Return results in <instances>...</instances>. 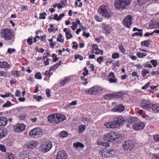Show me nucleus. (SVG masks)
<instances>
[{"label": "nucleus", "instance_id": "f257e3e1", "mask_svg": "<svg viewBox=\"0 0 159 159\" xmlns=\"http://www.w3.org/2000/svg\"><path fill=\"white\" fill-rule=\"evenodd\" d=\"M125 121L124 118L121 116H117L111 122H106L104 125L108 128H115L122 125Z\"/></svg>", "mask_w": 159, "mask_h": 159}, {"label": "nucleus", "instance_id": "f03ea898", "mask_svg": "<svg viewBox=\"0 0 159 159\" xmlns=\"http://www.w3.org/2000/svg\"><path fill=\"white\" fill-rule=\"evenodd\" d=\"M0 34L2 38L6 41L11 40L15 36L14 31L12 30L7 28L1 29Z\"/></svg>", "mask_w": 159, "mask_h": 159}, {"label": "nucleus", "instance_id": "7ed1b4c3", "mask_svg": "<svg viewBox=\"0 0 159 159\" xmlns=\"http://www.w3.org/2000/svg\"><path fill=\"white\" fill-rule=\"evenodd\" d=\"M131 0H116L114 3L116 9L123 10L130 5Z\"/></svg>", "mask_w": 159, "mask_h": 159}, {"label": "nucleus", "instance_id": "20e7f679", "mask_svg": "<svg viewBox=\"0 0 159 159\" xmlns=\"http://www.w3.org/2000/svg\"><path fill=\"white\" fill-rule=\"evenodd\" d=\"M104 137L108 141L113 142L115 141H117L119 138V135L117 132L111 131L105 134Z\"/></svg>", "mask_w": 159, "mask_h": 159}, {"label": "nucleus", "instance_id": "39448f33", "mask_svg": "<svg viewBox=\"0 0 159 159\" xmlns=\"http://www.w3.org/2000/svg\"><path fill=\"white\" fill-rule=\"evenodd\" d=\"M98 12L102 16L110 17L111 16L110 11L107 6L103 5H101L99 8Z\"/></svg>", "mask_w": 159, "mask_h": 159}, {"label": "nucleus", "instance_id": "423d86ee", "mask_svg": "<svg viewBox=\"0 0 159 159\" xmlns=\"http://www.w3.org/2000/svg\"><path fill=\"white\" fill-rule=\"evenodd\" d=\"M134 145L131 140L125 141L122 144V148L126 152H128L134 148Z\"/></svg>", "mask_w": 159, "mask_h": 159}, {"label": "nucleus", "instance_id": "0eeeda50", "mask_svg": "<svg viewBox=\"0 0 159 159\" xmlns=\"http://www.w3.org/2000/svg\"><path fill=\"white\" fill-rule=\"evenodd\" d=\"M42 130L40 128H35L31 130L29 133L30 137L33 138H37L43 135Z\"/></svg>", "mask_w": 159, "mask_h": 159}, {"label": "nucleus", "instance_id": "6e6552de", "mask_svg": "<svg viewBox=\"0 0 159 159\" xmlns=\"http://www.w3.org/2000/svg\"><path fill=\"white\" fill-rule=\"evenodd\" d=\"M52 147V143L49 141L43 142L41 146V151L44 153L49 151Z\"/></svg>", "mask_w": 159, "mask_h": 159}, {"label": "nucleus", "instance_id": "1a4fd4ad", "mask_svg": "<svg viewBox=\"0 0 159 159\" xmlns=\"http://www.w3.org/2000/svg\"><path fill=\"white\" fill-rule=\"evenodd\" d=\"M104 98L106 99H111L113 98H122L123 96V94L120 92L116 93H113L107 94L104 96Z\"/></svg>", "mask_w": 159, "mask_h": 159}, {"label": "nucleus", "instance_id": "9d476101", "mask_svg": "<svg viewBox=\"0 0 159 159\" xmlns=\"http://www.w3.org/2000/svg\"><path fill=\"white\" fill-rule=\"evenodd\" d=\"M133 17L130 15H128L125 17L122 21L123 25L126 27L130 28L131 25L132 23Z\"/></svg>", "mask_w": 159, "mask_h": 159}, {"label": "nucleus", "instance_id": "9b49d317", "mask_svg": "<svg viewBox=\"0 0 159 159\" xmlns=\"http://www.w3.org/2000/svg\"><path fill=\"white\" fill-rule=\"evenodd\" d=\"M152 104L149 102L144 100L141 102L140 106L142 108L149 111L151 110Z\"/></svg>", "mask_w": 159, "mask_h": 159}, {"label": "nucleus", "instance_id": "f8f14e48", "mask_svg": "<svg viewBox=\"0 0 159 159\" xmlns=\"http://www.w3.org/2000/svg\"><path fill=\"white\" fill-rule=\"evenodd\" d=\"M100 89L97 86H94L90 89L85 91V92L89 94L95 95L98 94L100 91Z\"/></svg>", "mask_w": 159, "mask_h": 159}, {"label": "nucleus", "instance_id": "ddd939ff", "mask_svg": "<svg viewBox=\"0 0 159 159\" xmlns=\"http://www.w3.org/2000/svg\"><path fill=\"white\" fill-rule=\"evenodd\" d=\"M145 125L144 123L141 121H138L134 124L132 127L136 131L142 130L144 127Z\"/></svg>", "mask_w": 159, "mask_h": 159}, {"label": "nucleus", "instance_id": "4468645a", "mask_svg": "<svg viewBox=\"0 0 159 159\" xmlns=\"http://www.w3.org/2000/svg\"><path fill=\"white\" fill-rule=\"evenodd\" d=\"M14 128L15 132L19 133L25 130V126L23 124H18L14 126Z\"/></svg>", "mask_w": 159, "mask_h": 159}, {"label": "nucleus", "instance_id": "2eb2a0df", "mask_svg": "<svg viewBox=\"0 0 159 159\" xmlns=\"http://www.w3.org/2000/svg\"><path fill=\"white\" fill-rule=\"evenodd\" d=\"M108 80L111 83H116L117 80L116 78L114 73L110 72L108 76Z\"/></svg>", "mask_w": 159, "mask_h": 159}, {"label": "nucleus", "instance_id": "dca6fc26", "mask_svg": "<svg viewBox=\"0 0 159 159\" xmlns=\"http://www.w3.org/2000/svg\"><path fill=\"white\" fill-rule=\"evenodd\" d=\"M49 123L57 124L56 114L48 115L47 117Z\"/></svg>", "mask_w": 159, "mask_h": 159}, {"label": "nucleus", "instance_id": "f3484780", "mask_svg": "<svg viewBox=\"0 0 159 159\" xmlns=\"http://www.w3.org/2000/svg\"><path fill=\"white\" fill-rule=\"evenodd\" d=\"M67 155L65 151L64 150L58 152L56 156V159H66Z\"/></svg>", "mask_w": 159, "mask_h": 159}, {"label": "nucleus", "instance_id": "a211bd4d", "mask_svg": "<svg viewBox=\"0 0 159 159\" xmlns=\"http://www.w3.org/2000/svg\"><path fill=\"white\" fill-rule=\"evenodd\" d=\"M57 124L63 122L66 119V116L63 114H56Z\"/></svg>", "mask_w": 159, "mask_h": 159}, {"label": "nucleus", "instance_id": "6ab92c4d", "mask_svg": "<svg viewBox=\"0 0 159 159\" xmlns=\"http://www.w3.org/2000/svg\"><path fill=\"white\" fill-rule=\"evenodd\" d=\"M125 109V106L121 104H119L116 106L113 110L114 111L117 112H121L123 111Z\"/></svg>", "mask_w": 159, "mask_h": 159}, {"label": "nucleus", "instance_id": "aec40b11", "mask_svg": "<svg viewBox=\"0 0 159 159\" xmlns=\"http://www.w3.org/2000/svg\"><path fill=\"white\" fill-rule=\"evenodd\" d=\"M38 143L36 141H31L28 143L27 147L28 149L35 148L38 145Z\"/></svg>", "mask_w": 159, "mask_h": 159}, {"label": "nucleus", "instance_id": "412c9836", "mask_svg": "<svg viewBox=\"0 0 159 159\" xmlns=\"http://www.w3.org/2000/svg\"><path fill=\"white\" fill-rule=\"evenodd\" d=\"M8 122L7 119L4 116L0 117V127L4 126Z\"/></svg>", "mask_w": 159, "mask_h": 159}, {"label": "nucleus", "instance_id": "4be33fe9", "mask_svg": "<svg viewBox=\"0 0 159 159\" xmlns=\"http://www.w3.org/2000/svg\"><path fill=\"white\" fill-rule=\"evenodd\" d=\"M111 28L108 25H105L103 28L102 32L107 35L111 33Z\"/></svg>", "mask_w": 159, "mask_h": 159}, {"label": "nucleus", "instance_id": "5701e85b", "mask_svg": "<svg viewBox=\"0 0 159 159\" xmlns=\"http://www.w3.org/2000/svg\"><path fill=\"white\" fill-rule=\"evenodd\" d=\"M7 134V129L4 127L0 128V139L5 137Z\"/></svg>", "mask_w": 159, "mask_h": 159}, {"label": "nucleus", "instance_id": "b1692460", "mask_svg": "<svg viewBox=\"0 0 159 159\" xmlns=\"http://www.w3.org/2000/svg\"><path fill=\"white\" fill-rule=\"evenodd\" d=\"M154 113L159 112V103L157 104H152L151 109Z\"/></svg>", "mask_w": 159, "mask_h": 159}, {"label": "nucleus", "instance_id": "393cba45", "mask_svg": "<svg viewBox=\"0 0 159 159\" xmlns=\"http://www.w3.org/2000/svg\"><path fill=\"white\" fill-rule=\"evenodd\" d=\"M99 154L102 157L107 158V150L105 148L102 149L99 152Z\"/></svg>", "mask_w": 159, "mask_h": 159}, {"label": "nucleus", "instance_id": "a878e982", "mask_svg": "<svg viewBox=\"0 0 159 159\" xmlns=\"http://www.w3.org/2000/svg\"><path fill=\"white\" fill-rule=\"evenodd\" d=\"M70 77H65L64 79L60 82V84L61 85L63 86L65 85L66 83H68L70 81Z\"/></svg>", "mask_w": 159, "mask_h": 159}, {"label": "nucleus", "instance_id": "bb28decb", "mask_svg": "<svg viewBox=\"0 0 159 159\" xmlns=\"http://www.w3.org/2000/svg\"><path fill=\"white\" fill-rule=\"evenodd\" d=\"M10 67V65L6 61L0 62V67L2 68H8Z\"/></svg>", "mask_w": 159, "mask_h": 159}, {"label": "nucleus", "instance_id": "cd10ccee", "mask_svg": "<svg viewBox=\"0 0 159 159\" xmlns=\"http://www.w3.org/2000/svg\"><path fill=\"white\" fill-rule=\"evenodd\" d=\"M107 150V158L112 157L114 156L115 153V151L112 149H110Z\"/></svg>", "mask_w": 159, "mask_h": 159}, {"label": "nucleus", "instance_id": "c85d7f7f", "mask_svg": "<svg viewBox=\"0 0 159 159\" xmlns=\"http://www.w3.org/2000/svg\"><path fill=\"white\" fill-rule=\"evenodd\" d=\"M11 73V75L15 77H19L20 76V73L19 70H13Z\"/></svg>", "mask_w": 159, "mask_h": 159}, {"label": "nucleus", "instance_id": "c756f323", "mask_svg": "<svg viewBox=\"0 0 159 159\" xmlns=\"http://www.w3.org/2000/svg\"><path fill=\"white\" fill-rule=\"evenodd\" d=\"M6 157L8 159H14L15 157L14 154L11 152L6 153Z\"/></svg>", "mask_w": 159, "mask_h": 159}, {"label": "nucleus", "instance_id": "7c9ffc66", "mask_svg": "<svg viewBox=\"0 0 159 159\" xmlns=\"http://www.w3.org/2000/svg\"><path fill=\"white\" fill-rule=\"evenodd\" d=\"M137 119L136 118L132 117L131 118H128L126 121H128V123L129 124H135L137 121Z\"/></svg>", "mask_w": 159, "mask_h": 159}, {"label": "nucleus", "instance_id": "2f4dec72", "mask_svg": "<svg viewBox=\"0 0 159 159\" xmlns=\"http://www.w3.org/2000/svg\"><path fill=\"white\" fill-rule=\"evenodd\" d=\"M86 128V127L85 125H80L79 127L78 131L79 134H81L85 130Z\"/></svg>", "mask_w": 159, "mask_h": 159}, {"label": "nucleus", "instance_id": "473e14b6", "mask_svg": "<svg viewBox=\"0 0 159 159\" xmlns=\"http://www.w3.org/2000/svg\"><path fill=\"white\" fill-rule=\"evenodd\" d=\"M62 64L61 61H59L58 62L55 64L53 66L50 68V70H54L56 69L59 66L61 65Z\"/></svg>", "mask_w": 159, "mask_h": 159}, {"label": "nucleus", "instance_id": "72a5a7b5", "mask_svg": "<svg viewBox=\"0 0 159 159\" xmlns=\"http://www.w3.org/2000/svg\"><path fill=\"white\" fill-rule=\"evenodd\" d=\"M73 146L74 147L77 148L79 147L80 148H84V146L82 143L79 142H78L76 143H75L73 144Z\"/></svg>", "mask_w": 159, "mask_h": 159}, {"label": "nucleus", "instance_id": "f704fd0d", "mask_svg": "<svg viewBox=\"0 0 159 159\" xmlns=\"http://www.w3.org/2000/svg\"><path fill=\"white\" fill-rule=\"evenodd\" d=\"M149 73L150 72L148 70L146 69L145 68H143L142 70L141 74L142 76L144 77L146 76L147 74H149Z\"/></svg>", "mask_w": 159, "mask_h": 159}, {"label": "nucleus", "instance_id": "c9c22d12", "mask_svg": "<svg viewBox=\"0 0 159 159\" xmlns=\"http://www.w3.org/2000/svg\"><path fill=\"white\" fill-rule=\"evenodd\" d=\"M62 37V35L61 34H59L57 35V41L61 43H63L64 42V39H61Z\"/></svg>", "mask_w": 159, "mask_h": 159}, {"label": "nucleus", "instance_id": "e433bc0d", "mask_svg": "<svg viewBox=\"0 0 159 159\" xmlns=\"http://www.w3.org/2000/svg\"><path fill=\"white\" fill-rule=\"evenodd\" d=\"M118 48L120 51L123 54H124L125 53V50L123 47V45L121 44H120L118 45Z\"/></svg>", "mask_w": 159, "mask_h": 159}, {"label": "nucleus", "instance_id": "4c0bfd02", "mask_svg": "<svg viewBox=\"0 0 159 159\" xmlns=\"http://www.w3.org/2000/svg\"><path fill=\"white\" fill-rule=\"evenodd\" d=\"M12 106V104L11 102L8 101H7L6 103L4 104L2 106V107L3 108L5 107H11Z\"/></svg>", "mask_w": 159, "mask_h": 159}, {"label": "nucleus", "instance_id": "58836bf2", "mask_svg": "<svg viewBox=\"0 0 159 159\" xmlns=\"http://www.w3.org/2000/svg\"><path fill=\"white\" fill-rule=\"evenodd\" d=\"M72 25L75 26L76 27H77V25H79L80 26H82V27H83V26L80 23V20L77 19L76 20L75 22H73L72 23Z\"/></svg>", "mask_w": 159, "mask_h": 159}, {"label": "nucleus", "instance_id": "ea45409f", "mask_svg": "<svg viewBox=\"0 0 159 159\" xmlns=\"http://www.w3.org/2000/svg\"><path fill=\"white\" fill-rule=\"evenodd\" d=\"M149 27L151 28H159V22H155L152 25L151 24L149 25Z\"/></svg>", "mask_w": 159, "mask_h": 159}, {"label": "nucleus", "instance_id": "a19ab883", "mask_svg": "<svg viewBox=\"0 0 159 159\" xmlns=\"http://www.w3.org/2000/svg\"><path fill=\"white\" fill-rule=\"evenodd\" d=\"M52 70H50V68L49 70H47L45 71L44 75L46 77H49L51 76V75L52 74V73L51 71Z\"/></svg>", "mask_w": 159, "mask_h": 159}, {"label": "nucleus", "instance_id": "79ce46f5", "mask_svg": "<svg viewBox=\"0 0 159 159\" xmlns=\"http://www.w3.org/2000/svg\"><path fill=\"white\" fill-rule=\"evenodd\" d=\"M34 77L37 79L41 80L42 79L41 74L39 72H38L35 73Z\"/></svg>", "mask_w": 159, "mask_h": 159}, {"label": "nucleus", "instance_id": "37998d69", "mask_svg": "<svg viewBox=\"0 0 159 159\" xmlns=\"http://www.w3.org/2000/svg\"><path fill=\"white\" fill-rule=\"evenodd\" d=\"M40 16L39 18L40 19H44L46 18V16H47V13L45 12H43L42 13H40L39 14Z\"/></svg>", "mask_w": 159, "mask_h": 159}, {"label": "nucleus", "instance_id": "c03bdc74", "mask_svg": "<svg viewBox=\"0 0 159 159\" xmlns=\"http://www.w3.org/2000/svg\"><path fill=\"white\" fill-rule=\"evenodd\" d=\"M136 55L139 58H142L146 56L147 55V54L144 53H142L137 52L136 53Z\"/></svg>", "mask_w": 159, "mask_h": 159}, {"label": "nucleus", "instance_id": "a18cd8bd", "mask_svg": "<svg viewBox=\"0 0 159 159\" xmlns=\"http://www.w3.org/2000/svg\"><path fill=\"white\" fill-rule=\"evenodd\" d=\"M142 45L148 47L149 45V41L148 40H146L142 41L141 42Z\"/></svg>", "mask_w": 159, "mask_h": 159}, {"label": "nucleus", "instance_id": "49530a36", "mask_svg": "<svg viewBox=\"0 0 159 159\" xmlns=\"http://www.w3.org/2000/svg\"><path fill=\"white\" fill-rule=\"evenodd\" d=\"M120 57L119 54L117 52H115L113 53L112 55V58L116 59Z\"/></svg>", "mask_w": 159, "mask_h": 159}, {"label": "nucleus", "instance_id": "de8ad7c7", "mask_svg": "<svg viewBox=\"0 0 159 159\" xmlns=\"http://www.w3.org/2000/svg\"><path fill=\"white\" fill-rule=\"evenodd\" d=\"M137 3L139 6L144 4L146 2V0H137Z\"/></svg>", "mask_w": 159, "mask_h": 159}, {"label": "nucleus", "instance_id": "09e8293b", "mask_svg": "<svg viewBox=\"0 0 159 159\" xmlns=\"http://www.w3.org/2000/svg\"><path fill=\"white\" fill-rule=\"evenodd\" d=\"M33 37L32 36L29 37L27 39V42L29 45H31L33 44Z\"/></svg>", "mask_w": 159, "mask_h": 159}, {"label": "nucleus", "instance_id": "8fccbe9b", "mask_svg": "<svg viewBox=\"0 0 159 159\" xmlns=\"http://www.w3.org/2000/svg\"><path fill=\"white\" fill-rule=\"evenodd\" d=\"M143 35V33L142 32H135L132 34V36L133 37H134L136 36H139L141 37Z\"/></svg>", "mask_w": 159, "mask_h": 159}, {"label": "nucleus", "instance_id": "3c124183", "mask_svg": "<svg viewBox=\"0 0 159 159\" xmlns=\"http://www.w3.org/2000/svg\"><path fill=\"white\" fill-rule=\"evenodd\" d=\"M34 99H35L36 100L38 101H39L42 98V97L41 96H37L36 95H34L33 97Z\"/></svg>", "mask_w": 159, "mask_h": 159}, {"label": "nucleus", "instance_id": "603ef678", "mask_svg": "<svg viewBox=\"0 0 159 159\" xmlns=\"http://www.w3.org/2000/svg\"><path fill=\"white\" fill-rule=\"evenodd\" d=\"M49 26L50 28H49L48 30L49 32L51 33L52 32L54 31L55 27L53 26V25L52 24H51Z\"/></svg>", "mask_w": 159, "mask_h": 159}, {"label": "nucleus", "instance_id": "864d4df0", "mask_svg": "<svg viewBox=\"0 0 159 159\" xmlns=\"http://www.w3.org/2000/svg\"><path fill=\"white\" fill-rule=\"evenodd\" d=\"M52 58L53 59V62H56L57 60H58L59 58H57V55L56 54H53L52 55Z\"/></svg>", "mask_w": 159, "mask_h": 159}, {"label": "nucleus", "instance_id": "5fc2aeb1", "mask_svg": "<svg viewBox=\"0 0 159 159\" xmlns=\"http://www.w3.org/2000/svg\"><path fill=\"white\" fill-rule=\"evenodd\" d=\"M84 72L83 73L82 75L84 76H86L89 74V71L87 69L86 67H85L83 69Z\"/></svg>", "mask_w": 159, "mask_h": 159}, {"label": "nucleus", "instance_id": "6e6d98bb", "mask_svg": "<svg viewBox=\"0 0 159 159\" xmlns=\"http://www.w3.org/2000/svg\"><path fill=\"white\" fill-rule=\"evenodd\" d=\"M92 49L97 52L99 49L98 46L97 44H93L92 45Z\"/></svg>", "mask_w": 159, "mask_h": 159}, {"label": "nucleus", "instance_id": "4d7b16f0", "mask_svg": "<svg viewBox=\"0 0 159 159\" xmlns=\"http://www.w3.org/2000/svg\"><path fill=\"white\" fill-rule=\"evenodd\" d=\"M46 60L45 59L44 60H42V61H43V63H44V65L45 66H48L49 64V61L50 60V59L49 58H47L46 59Z\"/></svg>", "mask_w": 159, "mask_h": 159}, {"label": "nucleus", "instance_id": "13d9d810", "mask_svg": "<svg viewBox=\"0 0 159 159\" xmlns=\"http://www.w3.org/2000/svg\"><path fill=\"white\" fill-rule=\"evenodd\" d=\"M150 82H148L144 86L142 87L141 89L143 90H146L150 86Z\"/></svg>", "mask_w": 159, "mask_h": 159}, {"label": "nucleus", "instance_id": "bf43d9fd", "mask_svg": "<svg viewBox=\"0 0 159 159\" xmlns=\"http://www.w3.org/2000/svg\"><path fill=\"white\" fill-rule=\"evenodd\" d=\"M0 150L3 152H5L6 151L5 146L2 144L0 145Z\"/></svg>", "mask_w": 159, "mask_h": 159}, {"label": "nucleus", "instance_id": "052dcab7", "mask_svg": "<svg viewBox=\"0 0 159 159\" xmlns=\"http://www.w3.org/2000/svg\"><path fill=\"white\" fill-rule=\"evenodd\" d=\"M67 132L65 131H62L60 133V135L61 137H65L67 136Z\"/></svg>", "mask_w": 159, "mask_h": 159}, {"label": "nucleus", "instance_id": "680f3d73", "mask_svg": "<svg viewBox=\"0 0 159 159\" xmlns=\"http://www.w3.org/2000/svg\"><path fill=\"white\" fill-rule=\"evenodd\" d=\"M73 44L72 48L73 49H75V50L77 49L78 47V45L76 42H74L72 43Z\"/></svg>", "mask_w": 159, "mask_h": 159}, {"label": "nucleus", "instance_id": "e2e57ef3", "mask_svg": "<svg viewBox=\"0 0 159 159\" xmlns=\"http://www.w3.org/2000/svg\"><path fill=\"white\" fill-rule=\"evenodd\" d=\"M16 51V50L14 49H12L11 48H9L7 50V52L9 53V54H11L12 52H14Z\"/></svg>", "mask_w": 159, "mask_h": 159}, {"label": "nucleus", "instance_id": "0e129e2a", "mask_svg": "<svg viewBox=\"0 0 159 159\" xmlns=\"http://www.w3.org/2000/svg\"><path fill=\"white\" fill-rule=\"evenodd\" d=\"M103 57H98L97 59V61L98 62V63L100 64H101L102 63V60H103Z\"/></svg>", "mask_w": 159, "mask_h": 159}, {"label": "nucleus", "instance_id": "69168bd1", "mask_svg": "<svg viewBox=\"0 0 159 159\" xmlns=\"http://www.w3.org/2000/svg\"><path fill=\"white\" fill-rule=\"evenodd\" d=\"M151 62L154 67L157 66V62L156 60H152L151 61Z\"/></svg>", "mask_w": 159, "mask_h": 159}, {"label": "nucleus", "instance_id": "338daca9", "mask_svg": "<svg viewBox=\"0 0 159 159\" xmlns=\"http://www.w3.org/2000/svg\"><path fill=\"white\" fill-rule=\"evenodd\" d=\"M27 117L26 114H22L20 116V120H24Z\"/></svg>", "mask_w": 159, "mask_h": 159}, {"label": "nucleus", "instance_id": "774afa93", "mask_svg": "<svg viewBox=\"0 0 159 159\" xmlns=\"http://www.w3.org/2000/svg\"><path fill=\"white\" fill-rule=\"evenodd\" d=\"M152 159H159V153L153 155Z\"/></svg>", "mask_w": 159, "mask_h": 159}]
</instances>
